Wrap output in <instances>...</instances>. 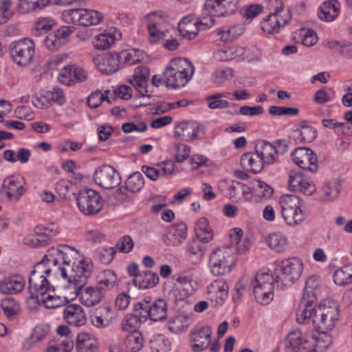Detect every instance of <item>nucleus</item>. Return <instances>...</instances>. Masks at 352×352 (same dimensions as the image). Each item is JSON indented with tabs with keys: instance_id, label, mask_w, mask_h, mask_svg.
<instances>
[{
	"instance_id": "obj_1",
	"label": "nucleus",
	"mask_w": 352,
	"mask_h": 352,
	"mask_svg": "<svg viewBox=\"0 0 352 352\" xmlns=\"http://www.w3.org/2000/svg\"><path fill=\"white\" fill-rule=\"evenodd\" d=\"M45 258L50 264L65 270V278L62 279L68 280L76 295L86 285L92 272L91 260L83 258L78 250L67 245L49 249Z\"/></svg>"
},
{
	"instance_id": "obj_2",
	"label": "nucleus",
	"mask_w": 352,
	"mask_h": 352,
	"mask_svg": "<svg viewBox=\"0 0 352 352\" xmlns=\"http://www.w3.org/2000/svg\"><path fill=\"white\" fill-rule=\"evenodd\" d=\"M302 261L293 257L284 260L276 278L268 272L256 273L254 282V294L256 301L261 305H267L274 298V282H280L284 287L292 285L297 280L302 272Z\"/></svg>"
},
{
	"instance_id": "obj_3",
	"label": "nucleus",
	"mask_w": 352,
	"mask_h": 352,
	"mask_svg": "<svg viewBox=\"0 0 352 352\" xmlns=\"http://www.w3.org/2000/svg\"><path fill=\"white\" fill-rule=\"evenodd\" d=\"M65 278V270H60L55 265L50 264L45 257L36 263L29 277V291L30 297H38L50 289V281Z\"/></svg>"
},
{
	"instance_id": "obj_4",
	"label": "nucleus",
	"mask_w": 352,
	"mask_h": 352,
	"mask_svg": "<svg viewBox=\"0 0 352 352\" xmlns=\"http://www.w3.org/2000/svg\"><path fill=\"white\" fill-rule=\"evenodd\" d=\"M312 309L311 315L305 322H298L306 324L311 320L315 329L320 332L331 330L338 320V305L326 300L316 308L312 306Z\"/></svg>"
},
{
	"instance_id": "obj_5",
	"label": "nucleus",
	"mask_w": 352,
	"mask_h": 352,
	"mask_svg": "<svg viewBox=\"0 0 352 352\" xmlns=\"http://www.w3.org/2000/svg\"><path fill=\"white\" fill-rule=\"evenodd\" d=\"M236 249L230 246L218 248L213 250L209 257V267L212 275L224 276L232 271L236 258Z\"/></svg>"
},
{
	"instance_id": "obj_6",
	"label": "nucleus",
	"mask_w": 352,
	"mask_h": 352,
	"mask_svg": "<svg viewBox=\"0 0 352 352\" xmlns=\"http://www.w3.org/2000/svg\"><path fill=\"white\" fill-rule=\"evenodd\" d=\"M282 217L289 226L301 224L305 219V212L301 208L302 200L295 195H283L279 198Z\"/></svg>"
},
{
	"instance_id": "obj_7",
	"label": "nucleus",
	"mask_w": 352,
	"mask_h": 352,
	"mask_svg": "<svg viewBox=\"0 0 352 352\" xmlns=\"http://www.w3.org/2000/svg\"><path fill=\"white\" fill-rule=\"evenodd\" d=\"M320 280L317 276H312L307 279L302 297L296 311L297 322H305L311 315L312 304L320 294Z\"/></svg>"
},
{
	"instance_id": "obj_8",
	"label": "nucleus",
	"mask_w": 352,
	"mask_h": 352,
	"mask_svg": "<svg viewBox=\"0 0 352 352\" xmlns=\"http://www.w3.org/2000/svg\"><path fill=\"white\" fill-rule=\"evenodd\" d=\"M133 310L141 316L144 321L147 318L153 321H162L167 316V303L162 298L152 301L151 296H146L134 305Z\"/></svg>"
},
{
	"instance_id": "obj_9",
	"label": "nucleus",
	"mask_w": 352,
	"mask_h": 352,
	"mask_svg": "<svg viewBox=\"0 0 352 352\" xmlns=\"http://www.w3.org/2000/svg\"><path fill=\"white\" fill-rule=\"evenodd\" d=\"M79 210L86 216H94L99 213L104 206L100 195L92 190L85 189L75 195Z\"/></svg>"
},
{
	"instance_id": "obj_10",
	"label": "nucleus",
	"mask_w": 352,
	"mask_h": 352,
	"mask_svg": "<svg viewBox=\"0 0 352 352\" xmlns=\"http://www.w3.org/2000/svg\"><path fill=\"white\" fill-rule=\"evenodd\" d=\"M35 45L32 39L24 38L10 44V54L14 63L27 66L32 61Z\"/></svg>"
},
{
	"instance_id": "obj_11",
	"label": "nucleus",
	"mask_w": 352,
	"mask_h": 352,
	"mask_svg": "<svg viewBox=\"0 0 352 352\" xmlns=\"http://www.w3.org/2000/svg\"><path fill=\"white\" fill-rule=\"evenodd\" d=\"M63 17L67 23L82 26L96 25L102 19V15L94 10L75 8L65 10Z\"/></svg>"
},
{
	"instance_id": "obj_12",
	"label": "nucleus",
	"mask_w": 352,
	"mask_h": 352,
	"mask_svg": "<svg viewBox=\"0 0 352 352\" xmlns=\"http://www.w3.org/2000/svg\"><path fill=\"white\" fill-rule=\"evenodd\" d=\"M291 18L290 10L280 5L261 22V28L268 34H277L289 23Z\"/></svg>"
},
{
	"instance_id": "obj_13",
	"label": "nucleus",
	"mask_w": 352,
	"mask_h": 352,
	"mask_svg": "<svg viewBox=\"0 0 352 352\" xmlns=\"http://www.w3.org/2000/svg\"><path fill=\"white\" fill-rule=\"evenodd\" d=\"M25 182L19 175H11L6 177L2 183L1 192L6 196L9 201L16 202L25 193Z\"/></svg>"
},
{
	"instance_id": "obj_14",
	"label": "nucleus",
	"mask_w": 352,
	"mask_h": 352,
	"mask_svg": "<svg viewBox=\"0 0 352 352\" xmlns=\"http://www.w3.org/2000/svg\"><path fill=\"white\" fill-rule=\"evenodd\" d=\"M94 179L99 186L105 189L117 187L122 181L120 173L109 164H103L96 168Z\"/></svg>"
},
{
	"instance_id": "obj_15",
	"label": "nucleus",
	"mask_w": 352,
	"mask_h": 352,
	"mask_svg": "<svg viewBox=\"0 0 352 352\" xmlns=\"http://www.w3.org/2000/svg\"><path fill=\"white\" fill-rule=\"evenodd\" d=\"M294 162L300 168L315 173L318 169V162L316 154L307 147H298L292 153Z\"/></svg>"
},
{
	"instance_id": "obj_16",
	"label": "nucleus",
	"mask_w": 352,
	"mask_h": 352,
	"mask_svg": "<svg viewBox=\"0 0 352 352\" xmlns=\"http://www.w3.org/2000/svg\"><path fill=\"white\" fill-rule=\"evenodd\" d=\"M239 8V0H206L205 10L210 15L222 17L234 14Z\"/></svg>"
},
{
	"instance_id": "obj_17",
	"label": "nucleus",
	"mask_w": 352,
	"mask_h": 352,
	"mask_svg": "<svg viewBox=\"0 0 352 352\" xmlns=\"http://www.w3.org/2000/svg\"><path fill=\"white\" fill-rule=\"evenodd\" d=\"M207 28H208V25L194 15L184 16L178 24L180 35L188 40L195 38L201 29L206 30Z\"/></svg>"
},
{
	"instance_id": "obj_18",
	"label": "nucleus",
	"mask_w": 352,
	"mask_h": 352,
	"mask_svg": "<svg viewBox=\"0 0 352 352\" xmlns=\"http://www.w3.org/2000/svg\"><path fill=\"white\" fill-rule=\"evenodd\" d=\"M93 61L98 70L105 74L116 73L121 64L118 54H107L94 57Z\"/></svg>"
},
{
	"instance_id": "obj_19",
	"label": "nucleus",
	"mask_w": 352,
	"mask_h": 352,
	"mask_svg": "<svg viewBox=\"0 0 352 352\" xmlns=\"http://www.w3.org/2000/svg\"><path fill=\"white\" fill-rule=\"evenodd\" d=\"M207 294L214 306L222 305L228 297V285L222 279L214 280L207 287Z\"/></svg>"
},
{
	"instance_id": "obj_20",
	"label": "nucleus",
	"mask_w": 352,
	"mask_h": 352,
	"mask_svg": "<svg viewBox=\"0 0 352 352\" xmlns=\"http://www.w3.org/2000/svg\"><path fill=\"white\" fill-rule=\"evenodd\" d=\"M63 314L64 320L72 326L80 327L86 323L85 313L79 305L69 304L66 305Z\"/></svg>"
},
{
	"instance_id": "obj_21",
	"label": "nucleus",
	"mask_w": 352,
	"mask_h": 352,
	"mask_svg": "<svg viewBox=\"0 0 352 352\" xmlns=\"http://www.w3.org/2000/svg\"><path fill=\"white\" fill-rule=\"evenodd\" d=\"M212 329L210 327H203L192 334V349L200 352L208 348L211 342Z\"/></svg>"
},
{
	"instance_id": "obj_22",
	"label": "nucleus",
	"mask_w": 352,
	"mask_h": 352,
	"mask_svg": "<svg viewBox=\"0 0 352 352\" xmlns=\"http://www.w3.org/2000/svg\"><path fill=\"white\" fill-rule=\"evenodd\" d=\"M289 189L294 192H300L310 195L316 190V187L301 173H298L289 175Z\"/></svg>"
},
{
	"instance_id": "obj_23",
	"label": "nucleus",
	"mask_w": 352,
	"mask_h": 352,
	"mask_svg": "<svg viewBox=\"0 0 352 352\" xmlns=\"http://www.w3.org/2000/svg\"><path fill=\"white\" fill-rule=\"evenodd\" d=\"M255 149L265 164H272L277 162L278 158L277 148L270 142L262 141L256 145Z\"/></svg>"
},
{
	"instance_id": "obj_24",
	"label": "nucleus",
	"mask_w": 352,
	"mask_h": 352,
	"mask_svg": "<svg viewBox=\"0 0 352 352\" xmlns=\"http://www.w3.org/2000/svg\"><path fill=\"white\" fill-rule=\"evenodd\" d=\"M24 286V278L19 274H14L0 283V292L4 294H16L21 292Z\"/></svg>"
},
{
	"instance_id": "obj_25",
	"label": "nucleus",
	"mask_w": 352,
	"mask_h": 352,
	"mask_svg": "<svg viewBox=\"0 0 352 352\" xmlns=\"http://www.w3.org/2000/svg\"><path fill=\"white\" fill-rule=\"evenodd\" d=\"M102 288L97 285L86 287L82 291L80 300V302L87 307H94L100 303L105 296Z\"/></svg>"
},
{
	"instance_id": "obj_26",
	"label": "nucleus",
	"mask_w": 352,
	"mask_h": 352,
	"mask_svg": "<svg viewBox=\"0 0 352 352\" xmlns=\"http://www.w3.org/2000/svg\"><path fill=\"white\" fill-rule=\"evenodd\" d=\"M240 163L244 169L253 173H260L265 165L256 150L255 152L243 153L241 157Z\"/></svg>"
},
{
	"instance_id": "obj_27",
	"label": "nucleus",
	"mask_w": 352,
	"mask_h": 352,
	"mask_svg": "<svg viewBox=\"0 0 352 352\" xmlns=\"http://www.w3.org/2000/svg\"><path fill=\"white\" fill-rule=\"evenodd\" d=\"M187 226L184 223L172 226L166 236L165 243L168 245H179L183 243L187 236Z\"/></svg>"
},
{
	"instance_id": "obj_28",
	"label": "nucleus",
	"mask_w": 352,
	"mask_h": 352,
	"mask_svg": "<svg viewBox=\"0 0 352 352\" xmlns=\"http://www.w3.org/2000/svg\"><path fill=\"white\" fill-rule=\"evenodd\" d=\"M206 243L199 238L194 237L189 240L185 246V252L189 258L195 263L199 262L204 255Z\"/></svg>"
},
{
	"instance_id": "obj_29",
	"label": "nucleus",
	"mask_w": 352,
	"mask_h": 352,
	"mask_svg": "<svg viewBox=\"0 0 352 352\" xmlns=\"http://www.w3.org/2000/svg\"><path fill=\"white\" fill-rule=\"evenodd\" d=\"M111 309L108 305L101 306L96 309L90 316L91 322L98 328L108 327L111 322Z\"/></svg>"
},
{
	"instance_id": "obj_30",
	"label": "nucleus",
	"mask_w": 352,
	"mask_h": 352,
	"mask_svg": "<svg viewBox=\"0 0 352 352\" xmlns=\"http://www.w3.org/2000/svg\"><path fill=\"white\" fill-rule=\"evenodd\" d=\"M191 78V75H183L174 74V72L165 69L163 73V81L166 87L172 89H177L185 86L189 80Z\"/></svg>"
},
{
	"instance_id": "obj_31",
	"label": "nucleus",
	"mask_w": 352,
	"mask_h": 352,
	"mask_svg": "<svg viewBox=\"0 0 352 352\" xmlns=\"http://www.w3.org/2000/svg\"><path fill=\"white\" fill-rule=\"evenodd\" d=\"M133 283L142 289L153 288L159 283L158 274L150 270L144 271L133 278Z\"/></svg>"
},
{
	"instance_id": "obj_32",
	"label": "nucleus",
	"mask_w": 352,
	"mask_h": 352,
	"mask_svg": "<svg viewBox=\"0 0 352 352\" xmlns=\"http://www.w3.org/2000/svg\"><path fill=\"white\" fill-rule=\"evenodd\" d=\"M38 304H43L47 309H54L65 305L69 302V299L65 296L50 295L46 292L38 294L34 297Z\"/></svg>"
},
{
	"instance_id": "obj_33",
	"label": "nucleus",
	"mask_w": 352,
	"mask_h": 352,
	"mask_svg": "<svg viewBox=\"0 0 352 352\" xmlns=\"http://www.w3.org/2000/svg\"><path fill=\"white\" fill-rule=\"evenodd\" d=\"M166 69L174 72V74L183 75H192L194 67L187 58H177L171 60Z\"/></svg>"
},
{
	"instance_id": "obj_34",
	"label": "nucleus",
	"mask_w": 352,
	"mask_h": 352,
	"mask_svg": "<svg viewBox=\"0 0 352 352\" xmlns=\"http://www.w3.org/2000/svg\"><path fill=\"white\" fill-rule=\"evenodd\" d=\"M340 3L337 0H329L323 3L318 12V16L322 20L331 21L338 15Z\"/></svg>"
},
{
	"instance_id": "obj_35",
	"label": "nucleus",
	"mask_w": 352,
	"mask_h": 352,
	"mask_svg": "<svg viewBox=\"0 0 352 352\" xmlns=\"http://www.w3.org/2000/svg\"><path fill=\"white\" fill-rule=\"evenodd\" d=\"M117 284V276L114 272L106 270L100 272L97 277V286L102 288L106 294L107 291L114 288Z\"/></svg>"
},
{
	"instance_id": "obj_36",
	"label": "nucleus",
	"mask_w": 352,
	"mask_h": 352,
	"mask_svg": "<svg viewBox=\"0 0 352 352\" xmlns=\"http://www.w3.org/2000/svg\"><path fill=\"white\" fill-rule=\"evenodd\" d=\"M267 243L270 248L276 252H283L287 248V239L281 232H274L267 238Z\"/></svg>"
},
{
	"instance_id": "obj_37",
	"label": "nucleus",
	"mask_w": 352,
	"mask_h": 352,
	"mask_svg": "<svg viewBox=\"0 0 352 352\" xmlns=\"http://www.w3.org/2000/svg\"><path fill=\"white\" fill-rule=\"evenodd\" d=\"M196 237L203 242L208 243L213 238L212 230L209 226L208 221L205 217L199 219L195 227Z\"/></svg>"
},
{
	"instance_id": "obj_38",
	"label": "nucleus",
	"mask_w": 352,
	"mask_h": 352,
	"mask_svg": "<svg viewBox=\"0 0 352 352\" xmlns=\"http://www.w3.org/2000/svg\"><path fill=\"white\" fill-rule=\"evenodd\" d=\"M147 29H164L168 25V16L161 12H154L146 16Z\"/></svg>"
},
{
	"instance_id": "obj_39",
	"label": "nucleus",
	"mask_w": 352,
	"mask_h": 352,
	"mask_svg": "<svg viewBox=\"0 0 352 352\" xmlns=\"http://www.w3.org/2000/svg\"><path fill=\"white\" fill-rule=\"evenodd\" d=\"M303 340L302 332L300 330H294L289 333L285 346L287 352H298L301 351V344Z\"/></svg>"
},
{
	"instance_id": "obj_40",
	"label": "nucleus",
	"mask_w": 352,
	"mask_h": 352,
	"mask_svg": "<svg viewBox=\"0 0 352 352\" xmlns=\"http://www.w3.org/2000/svg\"><path fill=\"white\" fill-rule=\"evenodd\" d=\"M333 281L340 286L352 283V264L338 269L333 274Z\"/></svg>"
},
{
	"instance_id": "obj_41",
	"label": "nucleus",
	"mask_w": 352,
	"mask_h": 352,
	"mask_svg": "<svg viewBox=\"0 0 352 352\" xmlns=\"http://www.w3.org/2000/svg\"><path fill=\"white\" fill-rule=\"evenodd\" d=\"M76 347L78 352H94L97 349V344L88 334L81 333L77 336Z\"/></svg>"
},
{
	"instance_id": "obj_42",
	"label": "nucleus",
	"mask_w": 352,
	"mask_h": 352,
	"mask_svg": "<svg viewBox=\"0 0 352 352\" xmlns=\"http://www.w3.org/2000/svg\"><path fill=\"white\" fill-rule=\"evenodd\" d=\"M1 307L4 314L9 319L14 318L21 311L19 303L12 298H4L1 300Z\"/></svg>"
},
{
	"instance_id": "obj_43",
	"label": "nucleus",
	"mask_w": 352,
	"mask_h": 352,
	"mask_svg": "<svg viewBox=\"0 0 352 352\" xmlns=\"http://www.w3.org/2000/svg\"><path fill=\"white\" fill-rule=\"evenodd\" d=\"M243 28L239 25H233L225 29L217 30L219 38L225 42L231 41L242 34Z\"/></svg>"
},
{
	"instance_id": "obj_44",
	"label": "nucleus",
	"mask_w": 352,
	"mask_h": 352,
	"mask_svg": "<svg viewBox=\"0 0 352 352\" xmlns=\"http://www.w3.org/2000/svg\"><path fill=\"white\" fill-rule=\"evenodd\" d=\"M150 348L153 352H169L170 342L164 336L155 335L150 341Z\"/></svg>"
},
{
	"instance_id": "obj_45",
	"label": "nucleus",
	"mask_w": 352,
	"mask_h": 352,
	"mask_svg": "<svg viewBox=\"0 0 352 352\" xmlns=\"http://www.w3.org/2000/svg\"><path fill=\"white\" fill-rule=\"evenodd\" d=\"M144 321L143 318L138 313L135 314H127L122 320V327L125 331L138 332L137 330L139 329L142 322Z\"/></svg>"
},
{
	"instance_id": "obj_46",
	"label": "nucleus",
	"mask_w": 352,
	"mask_h": 352,
	"mask_svg": "<svg viewBox=\"0 0 352 352\" xmlns=\"http://www.w3.org/2000/svg\"><path fill=\"white\" fill-rule=\"evenodd\" d=\"M339 194V184L336 182H327L322 188V200L324 201H332L338 197Z\"/></svg>"
},
{
	"instance_id": "obj_47",
	"label": "nucleus",
	"mask_w": 352,
	"mask_h": 352,
	"mask_svg": "<svg viewBox=\"0 0 352 352\" xmlns=\"http://www.w3.org/2000/svg\"><path fill=\"white\" fill-rule=\"evenodd\" d=\"M116 41L114 33L107 32L98 34L94 41L95 48L104 50L109 48Z\"/></svg>"
},
{
	"instance_id": "obj_48",
	"label": "nucleus",
	"mask_w": 352,
	"mask_h": 352,
	"mask_svg": "<svg viewBox=\"0 0 352 352\" xmlns=\"http://www.w3.org/2000/svg\"><path fill=\"white\" fill-rule=\"evenodd\" d=\"M143 337L140 332H133L128 335L124 340L126 347L131 352H138L143 346Z\"/></svg>"
},
{
	"instance_id": "obj_49",
	"label": "nucleus",
	"mask_w": 352,
	"mask_h": 352,
	"mask_svg": "<svg viewBox=\"0 0 352 352\" xmlns=\"http://www.w3.org/2000/svg\"><path fill=\"white\" fill-rule=\"evenodd\" d=\"M144 184V179L140 173L136 172L131 174L126 180L125 188L132 192H135L142 189Z\"/></svg>"
},
{
	"instance_id": "obj_50",
	"label": "nucleus",
	"mask_w": 352,
	"mask_h": 352,
	"mask_svg": "<svg viewBox=\"0 0 352 352\" xmlns=\"http://www.w3.org/2000/svg\"><path fill=\"white\" fill-rule=\"evenodd\" d=\"M130 82L137 89L142 97L150 98V96L147 94V80L145 74H134L133 78L130 80Z\"/></svg>"
},
{
	"instance_id": "obj_51",
	"label": "nucleus",
	"mask_w": 352,
	"mask_h": 352,
	"mask_svg": "<svg viewBox=\"0 0 352 352\" xmlns=\"http://www.w3.org/2000/svg\"><path fill=\"white\" fill-rule=\"evenodd\" d=\"M326 332H320L318 337H311V341L314 343L316 352L324 351L332 343L331 336Z\"/></svg>"
},
{
	"instance_id": "obj_52",
	"label": "nucleus",
	"mask_w": 352,
	"mask_h": 352,
	"mask_svg": "<svg viewBox=\"0 0 352 352\" xmlns=\"http://www.w3.org/2000/svg\"><path fill=\"white\" fill-rule=\"evenodd\" d=\"M47 6V0H19V6L22 12L41 10Z\"/></svg>"
},
{
	"instance_id": "obj_53",
	"label": "nucleus",
	"mask_w": 352,
	"mask_h": 352,
	"mask_svg": "<svg viewBox=\"0 0 352 352\" xmlns=\"http://www.w3.org/2000/svg\"><path fill=\"white\" fill-rule=\"evenodd\" d=\"M191 129L189 121L181 122L175 127L174 135L182 141L191 142Z\"/></svg>"
},
{
	"instance_id": "obj_54",
	"label": "nucleus",
	"mask_w": 352,
	"mask_h": 352,
	"mask_svg": "<svg viewBox=\"0 0 352 352\" xmlns=\"http://www.w3.org/2000/svg\"><path fill=\"white\" fill-rule=\"evenodd\" d=\"M206 100L208 102V107L211 109H224L230 107V105L236 107V104H230L228 100L222 99L221 96L217 93L207 97Z\"/></svg>"
},
{
	"instance_id": "obj_55",
	"label": "nucleus",
	"mask_w": 352,
	"mask_h": 352,
	"mask_svg": "<svg viewBox=\"0 0 352 352\" xmlns=\"http://www.w3.org/2000/svg\"><path fill=\"white\" fill-rule=\"evenodd\" d=\"M298 138L300 142L309 143L315 140L317 133L314 128L309 126H302L301 129L297 131Z\"/></svg>"
},
{
	"instance_id": "obj_56",
	"label": "nucleus",
	"mask_w": 352,
	"mask_h": 352,
	"mask_svg": "<svg viewBox=\"0 0 352 352\" xmlns=\"http://www.w3.org/2000/svg\"><path fill=\"white\" fill-rule=\"evenodd\" d=\"M186 320L184 316H177L171 318L168 323V329L173 333H178L184 331L187 324Z\"/></svg>"
},
{
	"instance_id": "obj_57",
	"label": "nucleus",
	"mask_w": 352,
	"mask_h": 352,
	"mask_svg": "<svg viewBox=\"0 0 352 352\" xmlns=\"http://www.w3.org/2000/svg\"><path fill=\"white\" fill-rule=\"evenodd\" d=\"M255 192L258 197L269 199L272 197L274 189L265 182L256 180L255 184Z\"/></svg>"
},
{
	"instance_id": "obj_58",
	"label": "nucleus",
	"mask_w": 352,
	"mask_h": 352,
	"mask_svg": "<svg viewBox=\"0 0 352 352\" xmlns=\"http://www.w3.org/2000/svg\"><path fill=\"white\" fill-rule=\"evenodd\" d=\"M73 65L65 66L61 69L58 74V80L60 83L71 86L74 84L73 78Z\"/></svg>"
},
{
	"instance_id": "obj_59",
	"label": "nucleus",
	"mask_w": 352,
	"mask_h": 352,
	"mask_svg": "<svg viewBox=\"0 0 352 352\" xmlns=\"http://www.w3.org/2000/svg\"><path fill=\"white\" fill-rule=\"evenodd\" d=\"M107 101L111 103L109 98L105 96L101 91H96L91 93L87 98V104L91 108H97L102 102Z\"/></svg>"
},
{
	"instance_id": "obj_60",
	"label": "nucleus",
	"mask_w": 352,
	"mask_h": 352,
	"mask_svg": "<svg viewBox=\"0 0 352 352\" xmlns=\"http://www.w3.org/2000/svg\"><path fill=\"white\" fill-rule=\"evenodd\" d=\"M120 60L124 59V63L129 65H135L141 60L139 51L132 50L130 51H124L118 54Z\"/></svg>"
},
{
	"instance_id": "obj_61",
	"label": "nucleus",
	"mask_w": 352,
	"mask_h": 352,
	"mask_svg": "<svg viewBox=\"0 0 352 352\" xmlns=\"http://www.w3.org/2000/svg\"><path fill=\"white\" fill-rule=\"evenodd\" d=\"M175 157L177 162L181 163L186 160L190 155V147L182 143L175 145Z\"/></svg>"
},
{
	"instance_id": "obj_62",
	"label": "nucleus",
	"mask_w": 352,
	"mask_h": 352,
	"mask_svg": "<svg viewBox=\"0 0 352 352\" xmlns=\"http://www.w3.org/2000/svg\"><path fill=\"white\" fill-rule=\"evenodd\" d=\"M52 228H46L43 226H37L34 228V232L40 237L36 239V241L39 243V245H43L44 243H46L50 240V232H52L54 229V225H52Z\"/></svg>"
},
{
	"instance_id": "obj_63",
	"label": "nucleus",
	"mask_w": 352,
	"mask_h": 352,
	"mask_svg": "<svg viewBox=\"0 0 352 352\" xmlns=\"http://www.w3.org/2000/svg\"><path fill=\"white\" fill-rule=\"evenodd\" d=\"M116 248L121 252L128 253L133 248V242L131 236L126 235L120 239L116 244Z\"/></svg>"
},
{
	"instance_id": "obj_64",
	"label": "nucleus",
	"mask_w": 352,
	"mask_h": 352,
	"mask_svg": "<svg viewBox=\"0 0 352 352\" xmlns=\"http://www.w3.org/2000/svg\"><path fill=\"white\" fill-rule=\"evenodd\" d=\"M189 122L190 126L192 128V131H190L191 142L196 140L201 139L205 133L204 126L195 121Z\"/></svg>"
}]
</instances>
